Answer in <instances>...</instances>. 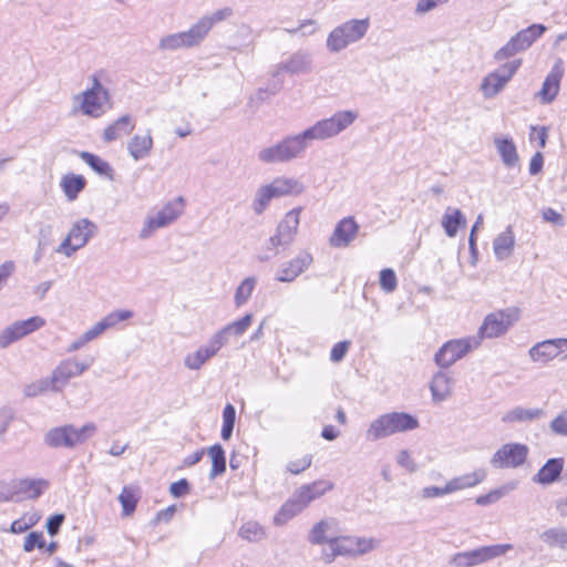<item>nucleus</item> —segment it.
<instances>
[{
  "label": "nucleus",
  "mask_w": 567,
  "mask_h": 567,
  "mask_svg": "<svg viewBox=\"0 0 567 567\" xmlns=\"http://www.w3.org/2000/svg\"><path fill=\"white\" fill-rule=\"evenodd\" d=\"M504 494L505 493H504L503 488H496L485 495H481V496L476 497L475 503L481 506H486V505L497 502L499 498H502L504 496Z\"/></svg>",
  "instance_id": "obj_58"
},
{
  "label": "nucleus",
  "mask_w": 567,
  "mask_h": 567,
  "mask_svg": "<svg viewBox=\"0 0 567 567\" xmlns=\"http://www.w3.org/2000/svg\"><path fill=\"white\" fill-rule=\"evenodd\" d=\"M85 185L86 181L82 175L68 174L61 181V187L70 202L78 198Z\"/></svg>",
  "instance_id": "obj_39"
},
{
  "label": "nucleus",
  "mask_w": 567,
  "mask_h": 567,
  "mask_svg": "<svg viewBox=\"0 0 567 567\" xmlns=\"http://www.w3.org/2000/svg\"><path fill=\"white\" fill-rule=\"evenodd\" d=\"M282 83V80L275 79V81L266 87L258 89V91L250 96V103L260 104L269 96L277 94L281 90Z\"/></svg>",
  "instance_id": "obj_48"
},
{
  "label": "nucleus",
  "mask_w": 567,
  "mask_h": 567,
  "mask_svg": "<svg viewBox=\"0 0 567 567\" xmlns=\"http://www.w3.org/2000/svg\"><path fill=\"white\" fill-rule=\"evenodd\" d=\"M305 186L301 182L292 177L279 176L269 184L257 188L251 202V209L256 215H262L272 199L296 196L303 193Z\"/></svg>",
  "instance_id": "obj_2"
},
{
  "label": "nucleus",
  "mask_w": 567,
  "mask_h": 567,
  "mask_svg": "<svg viewBox=\"0 0 567 567\" xmlns=\"http://www.w3.org/2000/svg\"><path fill=\"white\" fill-rule=\"evenodd\" d=\"M203 37L194 24L187 31L172 33L159 40L158 49L162 51H174L183 48H193L203 42Z\"/></svg>",
  "instance_id": "obj_18"
},
{
  "label": "nucleus",
  "mask_w": 567,
  "mask_h": 567,
  "mask_svg": "<svg viewBox=\"0 0 567 567\" xmlns=\"http://www.w3.org/2000/svg\"><path fill=\"white\" fill-rule=\"evenodd\" d=\"M443 3H445L444 0H417L415 13L420 16L425 14Z\"/></svg>",
  "instance_id": "obj_61"
},
{
  "label": "nucleus",
  "mask_w": 567,
  "mask_h": 567,
  "mask_svg": "<svg viewBox=\"0 0 567 567\" xmlns=\"http://www.w3.org/2000/svg\"><path fill=\"white\" fill-rule=\"evenodd\" d=\"M216 355L215 349L207 342L195 352L188 353L184 359V365L189 370H199L209 359Z\"/></svg>",
  "instance_id": "obj_34"
},
{
  "label": "nucleus",
  "mask_w": 567,
  "mask_h": 567,
  "mask_svg": "<svg viewBox=\"0 0 567 567\" xmlns=\"http://www.w3.org/2000/svg\"><path fill=\"white\" fill-rule=\"evenodd\" d=\"M252 318L251 313H247L239 320L233 321L215 332L208 340V343L215 349L216 354L223 347L229 343L231 337H241L250 327Z\"/></svg>",
  "instance_id": "obj_17"
},
{
  "label": "nucleus",
  "mask_w": 567,
  "mask_h": 567,
  "mask_svg": "<svg viewBox=\"0 0 567 567\" xmlns=\"http://www.w3.org/2000/svg\"><path fill=\"white\" fill-rule=\"evenodd\" d=\"M351 342L350 341H340V342H337L332 349H331V352H330V360L332 362H340L343 360V358L346 357L348 350H349V347H350Z\"/></svg>",
  "instance_id": "obj_56"
},
{
  "label": "nucleus",
  "mask_w": 567,
  "mask_h": 567,
  "mask_svg": "<svg viewBox=\"0 0 567 567\" xmlns=\"http://www.w3.org/2000/svg\"><path fill=\"white\" fill-rule=\"evenodd\" d=\"M337 544V553L342 556H362L374 550L380 542L372 537L337 536L333 537Z\"/></svg>",
  "instance_id": "obj_16"
},
{
  "label": "nucleus",
  "mask_w": 567,
  "mask_h": 567,
  "mask_svg": "<svg viewBox=\"0 0 567 567\" xmlns=\"http://www.w3.org/2000/svg\"><path fill=\"white\" fill-rule=\"evenodd\" d=\"M544 415L543 409H525L523 406H516L513 410L507 411L502 416V422L504 423H522V422H532L537 420Z\"/></svg>",
  "instance_id": "obj_32"
},
{
  "label": "nucleus",
  "mask_w": 567,
  "mask_h": 567,
  "mask_svg": "<svg viewBox=\"0 0 567 567\" xmlns=\"http://www.w3.org/2000/svg\"><path fill=\"white\" fill-rule=\"evenodd\" d=\"M23 337H25V332L22 320L16 321L0 332V348L4 349Z\"/></svg>",
  "instance_id": "obj_45"
},
{
  "label": "nucleus",
  "mask_w": 567,
  "mask_h": 567,
  "mask_svg": "<svg viewBox=\"0 0 567 567\" xmlns=\"http://www.w3.org/2000/svg\"><path fill=\"white\" fill-rule=\"evenodd\" d=\"M480 347V338L468 337L445 342L435 353L434 362L446 369L465 357L471 350Z\"/></svg>",
  "instance_id": "obj_8"
},
{
  "label": "nucleus",
  "mask_w": 567,
  "mask_h": 567,
  "mask_svg": "<svg viewBox=\"0 0 567 567\" xmlns=\"http://www.w3.org/2000/svg\"><path fill=\"white\" fill-rule=\"evenodd\" d=\"M560 78V74L554 71L548 73V75L545 78L543 86L537 93V96H539L543 103L547 104L555 100L559 92Z\"/></svg>",
  "instance_id": "obj_37"
},
{
  "label": "nucleus",
  "mask_w": 567,
  "mask_h": 567,
  "mask_svg": "<svg viewBox=\"0 0 567 567\" xmlns=\"http://www.w3.org/2000/svg\"><path fill=\"white\" fill-rule=\"evenodd\" d=\"M522 65V60L516 59L499 65L496 70L488 73L482 81L481 91L486 99L496 96L511 79L516 74Z\"/></svg>",
  "instance_id": "obj_9"
},
{
  "label": "nucleus",
  "mask_w": 567,
  "mask_h": 567,
  "mask_svg": "<svg viewBox=\"0 0 567 567\" xmlns=\"http://www.w3.org/2000/svg\"><path fill=\"white\" fill-rule=\"evenodd\" d=\"M518 309L506 308L488 313L481 327L477 336L480 342L484 339H494L504 336L508 329L518 320Z\"/></svg>",
  "instance_id": "obj_7"
},
{
  "label": "nucleus",
  "mask_w": 567,
  "mask_h": 567,
  "mask_svg": "<svg viewBox=\"0 0 567 567\" xmlns=\"http://www.w3.org/2000/svg\"><path fill=\"white\" fill-rule=\"evenodd\" d=\"M93 357L82 362L75 359H66L61 361L60 364L52 371L50 378L52 383V391H61L70 379L81 375L93 364Z\"/></svg>",
  "instance_id": "obj_14"
},
{
  "label": "nucleus",
  "mask_w": 567,
  "mask_h": 567,
  "mask_svg": "<svg viewBox=\"0 0 567 567\" xmlns=\"http://www.w3.org/2000/svg\"><path fill=\"white\" fill-rule=\"evenodd\" d=\"M380 286L385 292H392L395 290L398 280L395 272L392 269L385 268L380 271Z\"/></svg>",
  "instance_id": "obj_51"
},
{
  "label": "nucleus",
  "mask_w": 567,
  "mask_h": 567,
  "mask_svg": "<svg viewBox=\"0 0 567 567\" xmlns=\"http://www.w3.org/2000/svg\"><path fill=\"white\" fill-rule=\"evenodd\" d=\"M396 461L400 466L404 467L410 473L415 472L417 468L414 460L411 457L406 450H403L399 453Z\"/></svg>",
  "instance_id": "obj_64"
},
{
  "label": "nucleus",
  "mask_w": 567,
  "mask_h": 567,
  "mask_svg": "<svg viewBox=\"0 0 567 567\" xmlns=\"http://www.w3.org/2000/svg\"><path fill=\"white\" fill-rule=\"evenodd\" d=\"M333 484L329 481L320 480L311 484L300 486L292 495L302 506L307 507L312 501L322 496L326 492L331 491Z\"/></svg>",
  "instance_id": "obj_23"
},
{
  "label": "nucleus",
  "mask_w": 567,
  "mask_h": 567,
  "mask_svg": "<svg viewBox=\"0 0 567 567\" xmlns=\"http://www.w3.org/2000/svg\"><path fill=\"white\" fill-rule=\"evenodd\" d=\"M208 454L212 458V470L209 473V478L214 480L215 477L221 475L226 471V455L223 446L220 444H215L208 449Z\"/></svg>",
  "instance_id": "obj_41"
},
{
  "label": "nucleus",
  "mask_w": 567,
  "mask_h": 567,
  "mask_svg": "<svg viewBox=\"0 0 567 567\" xmlns=\"http://www.w3.org/2000/svg\"><path fill=\"white\" fill-rule=\"evenodd\" d=\"M453 567H474V560L471 550L456 553L449 561Z\"/></svg>",
  "instance_id": "obj_53"
},
{
  "label": "nucleus",
  "mask_w": 567,
  "mask_h": 567,
  "mask_svg": "<svg viewBox=\"0 0 567 567\" xmlns=\"http://www.w3.org/2000/svg\"><path fill=\"white\" fill-rule=\"evenodd\" d=\"M35 547L39 549L45 547V540L40 532H31L24 539L23 549L25 553L32 551Z\"/></svg>",
  "instance_id": "obj_52"
},
{
  "label": "nucleus",
  "mask_w": 567,
  "mask_h": 567,
  "mask_svg": "<svg viewBox=\"0 0 567 567\" xmlns=\"http://www.w3.org/2000/svg\"><path fill=\"white\" fill-rule=\"evenodd\" d=\"M81 159L87 164L96 174L113 181L114 169L109 162L90 152H81Z\"/></svg>",
  "instance_id": "obj_36"
},
{
  "label": "nucleus",
  "mask_w": 567,
  "mask_h": 567,
  "mask_svg": "<svg viewBox=\"0 0 567 567\" xmlns=\"http://www.w3.org/2000/svg\"><path fill=\"white\" fill-rule=\"evenodd\" d=\"M138 498L140 495L137 488H134L132 486L123 487L118 496V501L122 505V514L124 516H130L134 513Z\"/></svg>",
  "instance_id": "obj_44"
},
{
  "label": "nucleus",
  "mask_w": 567,
  "mask_h": 567,
  "mask_svg": "<svg viewBox=\"0 0 567 567\" xmlns=\"http://www.w3.org/2000/svg\"><path fill=\"white\" fill-rule=\"evenodd\" d=\"M110 94H102L93 91H83L73 96L75 103L73 112H80L83 115L97 118L105 112V104L110 102Z\"/></svg>",
  "instance_id": "obj_15"
},
{
  "label": "nucleus",
  "mask_w": 567,
  "mask_h": 567,
  "mask_svg": "<svg viewBox=\"0 0 567 567\" xmlns=\"http://www.w3.org/2000/svg\"><path fill=\"white\" fill-rule=\"evenodd\" d=\"M512 548H513V546L511 544H498V545L482 546V547L472 549L471 551H472L474 565L477 566L485 561L492 560L496 557L503 556Z\"/></svg>",
  "instance_id": "obj_31"
},
{
  "label": "nucleus",
  "mask_w": 567,
  "mask_h": 567,
  "mask_svg": "<svg viewBox=\"0 0 567 567\" xmlns=\"http://www.w3.org/2000/svg\"><path fill=\"white\" fill-rule=\"evenodd\" d=\"M302 506L292 495L278 511V513L274 517V524L276 526H284L293 518L297 514L302 511Z\"/></svg>",
  "instance_id": "obj_40"
},
{
  "label": "nucleus",
  "mask_w": 567,
  "mask_h": 567,
  "mask_svg": "<svg viewBox=\"0 0 567 567\" xmlns=\"http://www.w3.org/2000/svg\"><path fill=\"white\" fill-rule=\"evenodd\" d=\"M300 213L301 208L297 207L289 210L285 215V217L278 224L275 234L268 240L270 249H276L277 247H288L290 244H292L300 224Z\"/></svg>",
  "instance_id": "obj_12"
},
{
  "label": "nucleus",
  "mask_w": 567,
  "mask_h": 567,
  "mask_svg": "<svg viewBox=\"0 0 567 567\" xmlns=\"http://www.w3.org/2000/svg\"><path fill=\"white\" fill-rule=\"evenodd\" d=\"M550 430L558 435L567 436V410L550 422Z\"/></svg>",
  "instance_id": "obj_54"
},
{
  "label": "nucleus",
  "mask_w": 567,
  "mask_h": 567,
  "mask_svg": "<svg viewBox=\"0 0 567 567\" xmlns=\"http://www.w3.org/2000/svg\"><path fill=\"white\" fill-rule=\"evenodd\" d=\"M49 390H52L51 379L45 378L28 384L23 392L27 396L34 398Z\"/></svg>",
  "instance_id": "obj_50"
},
{
  "label": "nucleus",
  "mask_w": 567,
  "mask_h": 567,
  "mask_svg": "<svg viewBox=\"0 0 567 567\" xmlns=\"http://www.w3.org/2000/svg\"><path fill=\"white\" fill-rule=\"evenodd\" d=\"M369 18L350 19L333 28L327 37L326 47L331 53H339L349 45L361 41L370 29Z\"/></svg>",
  "instance_id": "obj_3"
},
{
  "label": "nucleus",
  "mask_w": 567,
  "mask_h": 567,
  "mask_svg": "<svg viewBox=\"0 0 567 567\" xmlns=\"http://www.w3.org/2000/svg\"><path fill=\"white\" fill-rule=\"evenodd\" d=\"M334 524V519H321L316 523L309 532L308 540L312 545H322L324 543L329 544V539L327 533Z\"/></svg>",
  "instance_id": "obj_43"
},
{
  "label": "nucleus",
  "mask_w": 567,
  "mask_h": 567,
  "mask_svg": "<svg viewBox=\"0 0 567 567\" xmlns=\"http://www.w3.org/2000/svg\"><path fill=\"white\" fill-rule=\"evenodd\" d=\"M545 31L546 27L538 23L520 30L494 53V60L501 62L526 51Z\"/></svg>",
  "instance_id": "obj_6"
},
{
  "label": "nucleus",
  "mask_w": 567,
  "mask_h": 567,
  "mask_svg": "<svg viewBox=\"0 0 567 567\" xmlns=\"http://www.w3.org/2000/svg\"><path fill=\"white\" fill-rule=\"evenodd\" d=\"M132 316L133 313L128 310L113 311L86 330L84 332V339L90 342L100 337L105 330L113 328L121 321L130 319Z\"/></svg>",
  "instance_id": "obj_24"
},
{
  "label": "nucleus",
  "mask_w": 567,
  "mask_h": 567,
  "mask_svg": "<svg viewBox=\"0 0 567 567\" xmlns=\"http://www.w3.org/2000/svg\"><path fill=\"white\" fill-rule=\"evenodd\" d=\"M359 225L352 217L341 219L334 227L329 239V244L333 248H346L357 237Z\"/></svg>",
  "instance_id": "obj_21"
},
{
  "label": "nucleus",
  "mask_w": 567,
  "mask_h": 567,
  "mask_svg": "<svg viewBox=\"0 0 567 567\" xmlns=\"http://www.w3.org/2000/svg\"><path fill=\"white\" fill-rule=\"evenodd\" d=\"M454 379L443 371L436 372L430 383L432 400L441 403L452 395Z\"/></svg>",
  "instance_id": "obj_25"
},
{
  "label": "nucleus",
  "mask_w": 567,
  "mask_h": 567,
  "mask_svg": "<svg viewBox=\"0 0 567 567\" xmlns=\"http://www.w3.org/2000/svg\"><path fill=\"white\" fill-rule=\"evenodd\" d=\"M134 127L135 123L132 116L128 114L122 115L104 128L103 141L111 143L113 141L120 140L124 135H128L134 130Z\"/></svg>",
  "instance_id": "obj_27"
},
{
  "label": "nucleus",
  "mask_w": 567,
  "mask_h": 567,
  "mask_svg": "<svg viewBox=\"0 0 567 567\" xmlns=\"http://www.w3.org/2000/svg\"><path fill=\"white\" fill-rule=\"evenodd\" d=\"M494 144L505 166L513 167L518 163L517 150L512 138L496 137Z\"/></svg>",
  "instance_id": "obj_33"
},
{
  "label": "nucleus",
  "mask_w": 567,
  "mask_h": 567,
  "mask_svg": "<svg viewBox=\"0 0 567 567\" xmlns=\"http://www.w3.org/2000/svg\"><path fill=\"white\" fill-rule=\"evenodd\" d=\"M189 488H190V486H189L188 481L186 478H182V480L171 484L169 493L174 497H182L189 492Z\"/></svg>",
  "instance_id": "obj_63"
},
{
  "label": "nucleus",
  "mask_w": 567,
  "mask_h": 567,
  "mask_svg": "<svg viewBox=\"0 0 567 567\" xmlns=\"http://www.w3.org/2000/svg\"><path fill=\"white\" fill-rule=\"evenodd\" d=\"M485 477L486 472L484 468H478L472 473L457 476L462 489L476 486L477 484L482 483L485 480Z\"/></svg>",
  "instance_id": "obj_49"
},
{
  "label": "nucleus",
  "mask_w": 567,
  "mask_h": 567,
  "mask_svg": "<svg viewBox=\"0 0 567 567\" xmlns=\"http://www.w3.org/2000/svg\"><path fill=\"white\" fill-rule=\"evenodd\" d=\"M527 455V445L506 443L493 454L489 463L494 468H516L525 463Z\"/></svg>",
  "instance_id": "obj_11"
},
{
  "label": "nucleus",
  "mask_w": 567,
  "mask_h": 567,
  "mask_svg": "<svg viewBox=\"0 0 567 567\" xmlns=\"http://www.w3.org/2000/svg\"><path fill=\"white\" fill-rule=\"evenodd\" d=\"M312 260L310 252H299L293 259L280 266L276 275V280L280 282H292L299 275L309 268Z\"/></svg>",
  "instance_id": "obj_20"
},
{
  "label": "nucleus",
  "mask_w": 567,
  "mask_h": 567,
  "mask_svg": "<svg viewBox=\"0 0 567 567\" xmlns=\"http://www.w3.org/2000/svg\"><path fill=\"white\" fill-rule=\"evenodd\" d=\"M95 432L96 425L93 422H89L79 429L69 424L49 430L43 437V442L47 446L52 449H73L84 443L93 436Z\"/></svg>",
  "instance_id": "obj_5"
},
{
  "label": "nucleus",
  "mask_w": 567,
  "mask_h": 567,
  "mask_svg": "<svg viewBox=\"0 0 567 567\" xmlns=\"http://www.w3.org/2000/svg\"><path fill=\"white\" fill-rule=\"evenodd\" d=\"M238 535L251 543H257L266 538V532L264 527L255 520H249L243 524L239 528Z\"/></svg>",
  "instance_id": "obj_46"
},
{
  "label": "nucleus",
  "mask_w": 567,
  "mask_h": 567,
  "mask_svg": "<svg viewBox=\"0 0 567 567\" xmlns=\"http://www.w3.org/2000/svg\"><path fill=\"white\" fill-rule=\"evenodd\" d=\"M256 286V278L248 277L241 281L235 291V303L237 307L245 305L250 298Z\"/></svg>",
  "instance_id": "obj_47"
},
{
  "label": "nucleus",
  "mask_w": 567,
  "mask_h": 567,
  "mask_svg": "<svg viewBox=\"0 0 567 567\" xmlns=\"http://www.w3.org/2000/svg\"><path fill=\"white\" fill-rule=\"evenodd\" d=\"M64 515L63 514H54L49 517L47 522V530L51 536H54L59 533L63 522H64Z\"/></svg>",
  "instance_id": "obj_62"
},
{
  "label": "nucleus",
  "mask_w": 567,
  "mask_h": 567,
  "mask_svg": "<svg viewBox=\"0 0 567 567\" xmlns=\"http://www.w3.org/2000/svg\"><path fill=\"white\" fill-rule=\"evenodd\" d=\"M183 198L178 197L176 202H169L163 206L154 216H147L142 229L138 233L140 239H148L155 230L164 228L174 223L182 214Z\"/></svg>",
  "instance_id": "obj_10"
},
{
  "label": "nucleus",
  "mask_w": 567,
  "mask_h": 567,
  "mask_svg": "<svg viewBox=\"0 0 567 567\" xmlns=\"http://www.w3.org/2000/svg\"><path fill=\"white\" fill-rule=\"evenodd\" d=\"M16 502L21 499L38 498L49 486V482L43 478L38 480H16L12 481Z\"/></svg>",
  "instance_id": "obj_22"
},
{
  "label": "nucleus",
  "mask_w": 567,
  "mask_h": 567,
  "mask_svg": "<svg viewBox=\"0 0 567 567\" xmlns=\"http://www.w3.org/2000/svg\"><path fill=\"white\" fill-rule=\"evenodd\" d=\"M96 230L97 227L93 221L82 218L73 224L68 235L73 240L74 248L81 249L95 235Z\"/></svg>",
  "instance_id": "obj_26"
},
{
  "label": "nucleus",
  "mask_w": 567,
  "mask_h": 567,
  "mask_svg": "<svg viewBox=\"0 0 567 567\" xmlns=\"http://www.w3.org/2000/svg\"><path fill=\"white\" fill-rule=\"evenodd\" d=\"M465 224L466 218L460 209L452 207L446 208L442 217V226L449 237H455L458 227L464 226Z\"/></svg>",
  "instance_id": "obj_35"
},
{
  "label": "nucleus",
  "mask_w": 567,
  "mask_h": 567,
  "mask_svg": "<svg viewBox=\"0 0 567 567\" xmlns=\"http://www.w3.org/2000/svg\"><path fill=\"white\" fill-rule=\"evenodd\" d=\"M564 467V460L561 457L549 458L534 476V482L548 485L556 482Z\"/></svg>",
  "instance_id": "obj_28"
},
{
  "label": "nucleus",
  "mask_w": 567,
  "mask_h": 567,
  "mask_svg": "<svg viewBox=\"0 0 567 567\" xmlns=\"http://www.w3.org/2000/svg\"><path fill=\"white\" fill-rule=\"evenodd\" d=\"M312 462L311 455H305L302 458L297 461H291L287 465V470L292 474H299L310 467Z\"/></svg>",
  "instance_id": "obj_57"
},
{
  "label": "nucleus",
  "mask_w": 567,
  "mask_h": 567,
  "mask_svg": "<svg viewBox=\"0 0 567 567\" xmlns=\"http://www.w3.org/2000/svg\"><path fill=\"white\" fill-rule=\"evenodd\" d=\"M316 21L313 20H305L299 23L297 28H286L285 31L290 34H296L298 32H301L302 35H311L316 32L315 28Z\"/></svg>",
  "instance_id": "obj_59"
},
{
  "label": "nucleus",
  "mask_w": 567,
  "mask_h": 567,
  "mask_svg": "<svg viewBox=\"0 0 567 567\" xmlns=\"http://www.w3.org/2000/svg\"><path fill=\"white\" fill-rule=\"evenodd\" d=\"M233 14V10L230 8H223L219 10H216L209 16H205L200 18L195 25L197 27L198 31L200 32L203 39L206 38L208 32L212 30L214 24L217 22L224 21L227 18H229Z\"/></svg>",
  "instance_id": "obj_38"
},
{
  "label": "nucleus",
  "mask_w": 567,
  "mask_h": 567,
  "mask_svg": "<svg viewBox=\"0 0 567 567\" xmlns=\"http://www.w3.org/2000/svg\"><path fill=\"white\" fill-rule=\"evenodd\" d=\"M515 236L512 227L508 226L503 233L498 234L493 241V250L498 260L508 258L514 250Z\"/></svg>",
  "instance_id": "obj_30"
},
{
  "label": "nucleus",
  "mask_w": 567,
  "mask_h": 567,
  "mask_svg": "<svg viewBox=\"0 0 567 567\" xmlns=\"http://www.w3.org/2000/svg\"><path fill=\"white\" fill-rule=\"evenodd\" d=\"M419 427L415 416L404 412L385 413L377 417L367 430L369 441H378L395 433L406 432Z\"/></svg>",
  "instance_id": "obj_4"
},
{
  "label": "nucleus",
  "mask_w": 567,
  "mask_h": 567,
  "mask_svg": "<svg viewBox=\"0 0 567 567\" xmlns=\"http://www.w3.org/2000/svg\"><path fill=\"white\" fill-rule=\"evenodd\" d=\"M540 539L549 547L567 549V529L564 527H551L540 534Z\"/></svg>",
  "instance_id": "obj_42"
},
{
  "label": "nucleus",
  "mask_w": 567,
  "mask_h": 567,
  "mask_svg": "<svg viewBox=\"0 0 567 567\" xmlns=\"http://www.w3.org/2000/svg\"><path fill=\"white\" fill-rule=\"evenodd\" d=\"M153 148V137L147 131L145 135H134L127 143V152L135 161L147 157Z\"/></svg>",
  "instance_id": "obj_29"
},
{
  "label": "nucleus",
  "mask_w": 567,
  "mask_h": 567,
  "mask_svg": "<svg viewBox=\"0 0 567 567\" xmlns=\"http://www.w3.org/2000/svg\"><path fill=\"white\" fill-rule=\"evenodd\" d=\"M25 336L41 329L45 324V320L40 316H34L29 319L22 320Z\"/></svg>",
  "instance_id": "obj_60"
},
{
  "label": "nucleus",
  "mask_w": 567,
  "mask_h": 567,
  "mask_svg": "<svg viewBox=\"0 0 567 567\" xmlns=\"http://www.w3.org/2000/svg\"><path fill=\"white\" fill-rule=\"evenodd\" d=\"M547 128L545 126H530L529 141L532 143L537 142L540 148L546 146L547 142Z\"/></svg>",
  "instance_id": "obj_55"
},
{
  "label": "nucleus",
  "mask_w": 567,
  "mask_h": 567,
  "mask_svg": "<svg viewBox=\"0 0 567 567\" xmlns=\"http://www.w3.org/2000/svg\"><path fill=\"white\" fill-rule=\"evenodd\" d=\"M313 61L309 52L305 50H297L291 53L287 59L282 60L275 65L271 73L274 79H280L282 73L289 75H303L312 72Z\"/></svg>",
  "instance_id": "obj_13"
},
{
  "label": "nucleus",
  "mask_w": 567,
  "mask_h": 567,
  "mask_svg": "<svg viewBox=\"0 0 567 567\" xmlns=\"http://www.w3.org/2000/svg\"><path fill=\"white\" fill-rule=\"evenodd\" d=\"M563 350H567V338L537 342L529 349L528 354L533 362H548L557 358Z\"/></svg>",
  "instance_id": "obj_19"
},
{
  "label": "nucleus",
  "mask_w": 567,
  "mask_h": 567,
  "mask_svg": "<svg viewBox=\"0 0 567 567\" xmlns=\"http://www.w3.org/2000/svg\"><path fill=\"white\" fill-rule=\"evenodd\" d=\"M357 117L358 114L353 111H339L331 117L320 120L298 134L287 135L276 144L261 148L257 158L266 165L289 163L301 157L312 142L337 136Z\"/></svg>",
  "instance_id": "obj_1"
}]
</instances>
